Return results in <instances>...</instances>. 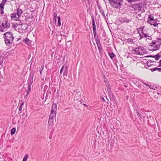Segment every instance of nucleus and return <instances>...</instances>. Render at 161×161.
I'll list each match as a JSON object with an SVG mask.
<instances>
[{
    "instance_id": "1",
    "label": "nucleus",
    "mask_w": 161,
    "mask_h": 161,
    "mask_svg": "<svg viewBox=\"0 0 161 161\" xmlns=\"http://www.w3.org/2000/svg\"><path fill=\"white\" fill-rule=\"evenodd\" d=\"M161 45V38H157L155 40L153 41L149 44L150 47L152 48L151 50L152 51L159 50Z\"/></svg>"
},
{
    "instance_id": "2",
    "label": "nucleus",
    "mask_w": 161,
    "mask_h": 161,
    "mask_svg": "<svg viewBox=\"0 0 161 161\" xmlns=\"http://www.w3.org/2000/svg\"><path fill=\"white\" fill-rule=\"evenodd\" d=\"M23 13V10L20 7L17 9L16 12H14L11 14L10 16L12 19L14 20H19V19Z\"/></svg>"
},
{
    "instance_id": "3",
    "label": "nucleus",
    "mask_w": 161,
    "mask_h": 161,
    "mask_svg": "<svg viewBox=\"0 0 161 161\" xmlns=\"http://www.w3.org/2000/svg\"><path fill=\"white\" fill-rule=\"evenodd\" d=\"M110 5L113 8H120L122 6L123 0H108Z\"/></svg>"
},
{
    "instance_id": "4",
    "label": "nucleus",
    "mask_w": 161,
    "mask_h": 161,
    "mask_svg": "<svg viewBox=\"0 0 161 161\" xmlns=\"http://www.w3.org/2000/svg\"><path fill=\"white\" fill-rule=\"evenodd\" d=\"M4 37L5 42L7 45L11 43L13 41V34L11 32L5 33L4 34Z\"/></svg>"
},
{
    "instance_id": "5",
    "label": "nucleus",
    "mask_w": 161,
    "mask_h": 161,
    "mask_svg": "<svg viewBox=\"0 0 161 161\" xmlns=\"http://www.w3.org/2000/svg\"><path fill=\"white\" fill-rule=\"evenodd\" d=\"M134 51L136 55H142L145 53L146 51L144 47L139 46L135 48Z\"/></svg>"
},
{
    "instance_id": "6",
    "label": "nucleus",
    "mask_w": 161,
    "mask_h": 161,
    "mask_svg": "<svg viewBox=\"0 0 161 161\" xmlns=\"http://www.w3.org/2000/svg\"><path fill=\"white\" fill-rule=\"evenodd\" d=\"M10 26V23L7 21H5V22H2L0 25V31L3 32L5 31Z\"/></svg>"
},
{
    "instance_id": "7",
    "label": "nucleus",
    "mask_w": 161,
    "mask_h": 161,
    "mask_svg": "<svg viewBox=\"0 0 161 161\" xmlns=\"http://www.w3.org/2000/svg\"><path fill=\"white\" fill-rule=\"evenodd\" d=\"M140 29L141 30V33H139V36L140 37L139 39L140 40H141L142 38H143V37H148V38H147L146 39V41H147V40H152V38L151 36H149V35L147 34L146 33H145L143 32V27H142L141 28H140Z\"/></svg>"
},
{
    "instance_id": "8",
    "label": "nucleus",
    "mask_w": 161,
    "mask_h": 161,
    "mask_svg": "<svg viewBox=\"0 0 161 161\" xmlns=\"http://www.w3.org/2000/svg\"><path fill=\"white\" fill-rule=\"evenodd\" d=\"M140 29L141 30V33H139V36L140 37L139 39L140 40H141L142 38H143V37H148V38H147L146 39V41H147V40H152V38L151 36H149V35L147 34L146 33H145L143 32V27H142L141 28H140Z\"/></svg>"
},
{
    "instance_id": "9",
    "label": "nucleus",
    "mask_w": 161,
    "mask_h": 161,
    "mask_svg": "<svg viewBox=\"0 0 161 161\" xmlns=\"http://www.w3.org/2000/svg\"><path fill=\"white\" fill-rule=\"evenodd\" d=\"M92 25L93 26V33L94 36V39H96V38H98V37L96 36V25L95 23V22L94 20V18L93 16L92 17Z\"/></svg>"
},
{
    "instance_id": "10",
    "label": "nucleus",
    "mask_w": 161,
    "mask_h": 161,
    "mask_svg": "<svg viewBox=\"0 0 161 161\" xmlns=\"http://www.w3.org/2000/svg\"><path fill=\"white\" fill-rule=\"evenodd\" d=\"M131 7L134 9L136 10L139 11L141 10L140 3H138L133 4L132 5Z\"/></svg>"
},
{
    "instance_id": "11",
    "label": "nucleus",
    "mask_w": 161,
    "mask_h": 161,
    "mask_svg": "<svg viewBox=\"0 0 161 161\" xmlns=\"http://www.w3.org/2000/svg\"><path fill=\"white\" fill-rule=\"evenodd\" d=\"M57 105L56 103H53L51 110V114H53L55 116L56 115L55 112L57 110Z\"/></svg>"
},
{
    "instance_id": "12",
    "label": "nucleus",
    "mask_w": 161,
    "mask_h": 161,
    "mask_svg": "<svg viewBox=\"0 0 161 161\" xmlns=\"http://www.w3.org/2000/svg\"><path fill=\"white\" fill-rule=\"evenodd\" d=\"M15 29L16 31L20 33L23 32V31L22 30L20 24L16 25L14 26Z\"/></svg>"
},
{
    "instance_id": "13",
    "label": "nucleus",
    "mask_w": 161,
    "mask_h": 161,
    "mask_svg": "<svg viewBox=\"0 0 161 161\" xmlns=\"http://www.w3.org/2000/svg\"><path fill=\"white\" fill-rule=\"evenodd\" d=\"M95 39L96 41V43L97 45L99 51H100V50H102V47L100 44V39L98 37L96 38Z\"/></svg>"
},
{
    "instance_id": "14",
    "label": "nucleus",
    "mask_w": 161,
    "mask_h": 161,
    "mask_svg": "<svg viewBox=\"0 0 161 161\" xmlns=\"http://www.w3.org/2000/svg\"><path fill=\"white\" fill-rule=\"evenodd\" d=\"M131 21V19H128L126 17H124L121 18L120 19V22L121 23H124V22L128 23Z\"/></svg>"
},
{
    "instance_id": "15",
    "label": "nucleus",
    "mask_w": 161,
    "mask_h": 161,
    "mask_svg": "<svg viewBox=\"0 0 161 161\" xmlns=\"http://www.w3.org/2000/svg\"><path fill=\"white\" fill-rule=\"evenodd\" d=\"M21 28L23 31L27 29L28 27V25L27 24H20Z\"/></svg>"
},
{
    "instance_id": "16",
    "label": "nucleus",
    "mask_w": 161,
    "mask_h": 161,
    "mask_svg": "<svg viewBox=\"0 0 161 161\" xmlns=\"http://www.w3.org/2000/svg\"><path fill=\"white\" fill-rule=\"evenodd\" d=\"M33 81H28L27 85H28V89L27 90L28 92H30L31 91V86L32 84Z\"/></svg>"
},
{
    "instance_id": "17",
    "label": "nucleus",
    "mask_w": 161,
    "mask_h": 161,
    "mask_svg": "<svg viewBox=\"0 0 161 161\" xmlns=\"http://www.w3.org/2000/svg\"><path fill=\"white\" fill-rule=\"evenodd\" d=\"M7 2L6 0H3L1 3L0 4V8H4V6L5 3Z\"/></svg>"
},
{
    "instance_id": "18",
    "label": "nucleus",
    "mask_w": 161,
    "mask_h": 161,
    "mask_svg": "<svg viewBox=\"0 0 161 161\" xmlns=\"http://www.w3.org/2000/svg\"><path fill=\"white\" fill-rule=\"evenodd\" d=\"M159 87V86H157L156 85H154L153 84H151L149 86V87L151 89L155 90Z\"/></svg>"
},
{
    "instance_id": "19",
    "label": "nucleus",
    "mask_w": 161,
    "mask_h": 161,
    "mask_svg": "<svg viewBox=\"0 0 161 161\" xmlns=\"http://www.w3.org/2000/svg\"><path fill=\"white\" fill-rule=\"evenodd\" d=\"M136 113L137 114V115L139 117L140 120H141L142 119L143 117L142 114H141L137 110H136Z\"/></svg>"
},
{
    "instance_id": "20",
    "label": "nucleus",
    "mask_w": 161,
    "mask_h": 161,
    "mask_svg": "<svg viewBox=\"0 0 161 161\" xmlns=\"http://www.w3.org/2000/svg\"><path fill=\"white\" fill-rule=\"evenodd\" d=\"M153 22L152 23V22H150V21L149 20H148L147 21V22L148 23H149L151 25H153V26H157V25H158V23H157L156 22H154V21H153Z\"/></svg>"
},
{
    "instance_id": "21",
    "label": "nucleus",
    "mask_w": 161,
    "mask_h": 161,
    "mask_svg": "<svg viewBox=\"0 0 161 161\" xmlns=\"http://www.w3.org/2000/svg\"><path fill=\"white\" fill-rule=\"evenodd\" d=\"M148 18L149 19V20L150 21V22H151L152 21H155V20L154 19L153 16V15H152V14L149 15H148Z\"/></svg>"
},
{
    "instance_id": "22",
    "label": "nucleus",
    "mask_w": 161,
    "mask_h": 161,
    "mask_svg": "<svg viewBox=\"0 0 161 161\" xmlns=\"http://www.w3.org/2000/svg\"><path fill=\"white\" fill-rule=\"evenodd\" d=\"M23 41L27 45H30L31 43V41L28 38L24 39Z\"/></svg>"
},
{
    "instance_id": "23",
    "label": "nucleus",
    "mask_w": 161,
    "mask_h": 161,
    "mask_svg": "<svg viewBox=\"0 0 161 161\" xmlns=\"http://www.w3.org/2000/svg\"><path fill=\"white\" fill-rule=\"evenodd\" d=\"M98 8L99 10L100 13L103 17H105L104 12L103 9L100 7H98Z\"/></svg>"
},
{
    "instance_id": "24",
    "label": "nucleus",
    "mask_w": 161,
    "mask_h": 161,
    "mask_svg": "<svg viewBox=\"0 0 161 161\" xmlns=\"http://www.w3.org/2000/svg\"><path fill=\"white\" fill-rule=\"evenodd\" d=\"M150 70L152 72L156 70H158L159 72H160L161 71V68H154L150 69Z\"/></svg>"
},
{
    "instance_id": "25",
    "label": "nucleus",
    "mask_w": 161,
    "mask_h": 161,
    "mask_svg": "<svg viewBox=\"0 0 161 161\" xmlns=\"http://www.w3.org/2000/svg\"><path fill=\"white\" fill-rule=\"evenodd\" d=\"M16 131V129L15 127L13 128L11 130V135H14Z\"/></svg>"
},
{
    "instance_id": "26",
    "label": "nucleus",
    "mask_w": 161,
    "mask_h": 161,
    "mask_svg": "<svg viewBox=\"0 0 161 161\" xmlns=\"http://www.w3.org/2000/svg\"><path fill=\"white\" fill-rule=\"evenodd\" d=\"M160 56L159 54H157L156 55L154 56V58H155L156 60H158L159 59Z\"/></svg>"
},
{
    "instance_id": "27",
    "label": "nucleus",
    "mask_w": 161,
    "mask_h": 161,
    "mask_svg": "<svg viewBox=\"0 0 161 161\" xmlns=\"http://www.w3.org/2000/svg\"><path fill=\"white\" fill-rule=\"evenodd\" d=\"M129 3H131L132 2H136V1H140L141 0H125Z\"/></svg>"
},
{
    "instance_id": "28",
    "label": "nucleus",
    "mask_w": 161,
    "mask_h": 161,
    "mask_svg": "<svg viewBox=\"0 0 161 161\" xmlns=\"http://www.w3.org/2000/svg\"><path fill=\"white\" fill-rule=\"evenodd\" d=\"M108 54L111 59H112L115 56V54L113 53H109Z\"/></svg>"
},
{
    "instance_id": "29",
    "label": "nucleus",
    "mask_w": 161,
    "mask_h": 161,
    "mask_svg": "<svg viewBox=\"0 0 161 161\" xmlns=\"http://www.w3.org/2000/svg\"><path fill=\"white\" fill-rule=\"evenodd\" d=\"M24 102H22V103L19 105L18 109L19 111L21 110L22 108V106L24 105Z\"/></svg>"
},
{
    "instance_id": "30",
    "label": "nucleus",
    "mask_w": 161,
    "mask_h": 161,
    "mask_svg": "<svg viewBox=\"0 0 161 161\" xmlns=\"http://www.w3.org/2000/svg\"><path fill=\"white\" fill-rule=\"evenodd\" d=\"M33 80V75L32 74H30L29 78V80Z\"/></svg>"
},
{
    "instance_id": "31",
    "label": "nucleus",
    "mask_w": 161,
    "mask_h": 161,
    "mask_svg": "<svg viewBox=\"0 0 161 161\" xmlns=\"http://www.w3.org/2000/svg\"><path fill=\"white\" fill-rule=\"evenodd\" d=\"M28 157V155L27 154H25L23 159L22 161H26Z\"/></svg>"
},
{
    "instance_id": "32",
    "label": "nucleus",
    "mask_w": 161,
    "mask_h": 161,
    "mask_svg": "<svg viewBox=\"0 0 161 161\" xmlns=\"http://www.w3.org/2000/svg\"><path fill=\"white\" fill-rule=\"evenodd\" d=\"M57 16V14L56 12H54L53 14V19L55 21V22L56 21V17Z\"/></svg>"
},
{
    "instance_id": "33",
    "label": "nucleus",
    "mask_w": 161,
    "mask_h": 161,
    "mask_svg": "<svg viewBox=\"0 0 161 161\" xmlns=\"http://www.w3.org/2000/svg\"><path fill=\"white\" fill-rule=\"evenodd\" d=\"M151 61H147V62L146 63V64L147 66L148 67H150L151 66V65H152V64H151Z\"/></svg>"
},
{
    "instance_id": "34",
    "label": "nucleus",
    "mask_w": 161,
    "mask_h": 161,
    "mask_svg": "<svg viewBox=\"0 0 161 161\" xmlns=\"http://www.w3.org/2000/svg\"><path fill=\"white\" fill-rule=\"evenodd\" d=\"M58 25L59 26H60L61 25V22H60V17L59 16L58 17Z\"/></svg>"
},
{
    "instance_id": "35",
    "label": "nucleus",
    "mask_w": 161,
    "mask_h": 161,
    "mask_svg": "<svg viewBox=\"0 0 161 161\" xmlns=\"http://www.w3.org/2000/svg\"><path fill=\"white\" fill-rule=\"evenodd\" d=\"M108 81H105V83L106 86L108 88H109V87H110V85L109 83L108 82Z\"/></svg>"
},
{
    "instance_id": "36",
    "label": "nucleus",
    "mask_w": 161,
    "mask_h": 161,
    "mask_svg": "<svg viewBox=\"0 0 161 161\" xmlns=\"http://www.w3.org/2000/svg\"><path fill=\"white\" fill-rule=\"evenodd\" d=\"M68 72V70L64 69V76H67V74Z\"/></svg>"
},
{
    "instance_id": "37",
    "label": "nucleus",
    "mask_w": 161,
    "mask_h": 161,
    "mask_svg": "<svg viewBox=\"0 0 161 161\" xmlns=\"http://www.w3.org/2000/svg\"><path fill=\"white\" fill-rule=\"evenodd\" d=\"M4 8H0V14H3V13H4V12H3Z\"/></svg>"
},
{
    "instance_id": "38",
    "label": "nucleus",
    "mask_w": 161,
    "mask_h": 161,
    "mask_svg": "<svg viewBox=\"0 0 161 161\" xmlns=\"http://www.w3.org/2000/svg\"><path fill=\"white\" fill-rule=\"evenodd\" d=\"M144 82V81H143V83H144L145 85L148 86L149 87V86H150L151 85L148 84V82H147V83H146V82Z\"/></svg>"
},
{
    "instance_id": "39",
    "label": "nucleus",
    "mask_w": 161,
    "mask_h": 161,
    "mask_svg": "<svg viewBox=\"0 0 161 161\" xmlns=\"http://www.w3.org/2000/svg\"><path fill=\"white\" fill-rule=\"evenodd\" d=\"M64 67V65L63 66H62V68L61 69V70H60V74H61L62 73Z\"/></svg>"
},
{
    "instance_id": "40",
    "label": "nucleus",
    "mask_w": 161,
    "mask_h": 161,
    "mask_svg": "<svg viewBox=\"0 0 161 161\" xmlns=\"http://www.w3.org/2000/svg\"><path fill=\"white\" fill-rule=\"evenodd\" d=\"M44 68V66H41V70H40V73L41 74V75L42 74V72L43 69Z\"/></svg>"
},
{
    "instance_id": "41",
    "label": "nucleus",
    "mask_w": 161,
    "mask_h": 161,
    "mask_svg": "<svg viewBox=\"0 0 161 161\" xmlns=\"http://www.w3.org/2000/svg\"><path fill=\"white\" fill-rule=\"evenodd\" d=\"M107 90L108 93L111 92V89L110 87H109V88L108 87Z\"/></svg>"
},
{
    "instance_id": "42",
    "label": "nucleus",
    "mask_w": 161,
    "mask_h": 161,
    "mask_svg": "<svg viewBox=\"0 0 161 161\" xmlns=\"http://www.w3.org/2000/svg\"><path fill=\"white\" fill-rule=\"evenodd\" d=\"M159 64L158 65V67H161V59L159 61Z\"/></svg>"
},
{
    "instance_id": "43",
    "label": "nucleus",
    "mask_w": 161,
    "mask_h": 161,
    "mask_svg": "<svg viewBox=\"0 0 161 161\" xmlns=\"http://www.w3.org/2000/svg\"><path fill=\"white\" fill-rule=\"evenodd\" d=\"M124 86H125V87H127L128 86V84H126V83H124Z\"/></svg>"
},
{
    "instance_id": "44",
    "label": "nucleus",
    "mask_w": 161,
    "mask_h": 161,
    "mask_svg": "<svg viewBox=\"0 0 161 161\" xmlns=\"http://www.w3.org/2000/svg\"><path fill=\"white\" fill-rule=\"evenodd\" d=\"M48 92H49L48 91V92H47V94H46V99H45V102H45H45H46V100L47 99V95L48 93Z\"/></svg>"
},
{
    "instance_id": "45",
    "label": "nucleus",
    "mask_w": 161,
    "mask_h": 161,
    "mask_svg": "<svg viewBox=\"0 0 161 161\" xmlns=\"http://www.w3.org/2000/svg\"><path fill=\"white\" fill-rule=\"evenodd\" d=\"M50 114L49 115V120H48V124H49V121H50Z\"/></svg>"
},
{
    "instance_id": "46",
    "label": "nucleus",
    "mask_w": 161,
    "mask_h": 161,
    "mask_svg": "<svg viewBox=\"0 0 161 161\" xmlns=\"http://www.w3.org/2000/svg\"><path fill=\"white\" fill-rule=\"evenodd\" d=\"M83 105L85 107H87V108L88 107V106L86 104L84 103H83Z\"/></svg>"
},
{
    "instance_id": "47",
    "label": "nucleus",
    "mask_w": 161,
    "mask_h": 161,
    "mask_svg": "<svg viewBox=\"0 0 161 161\" xmlns=\"http://www.w3.org/2000/svg\"><path fill=\"white\" fill-rule=\"evenodd\" d=\"M26 92H27V94L26 95L28 96L29 94V92H28V91H26Z\"/></svg>"
},
{
    "instance_id": "48",
    "label": "nucleus",
    "mask_w": 161,
    "mask_h": 161,
    "mask_svg": "<svg viewBox=\"0 0 161 161\" xmlns=\"http://www.w3.org/2000/svg\"><path fill=\"white\" fill-rule=\"evenodd\" d=\"M51 120H53V116H52V117H51Z\"/></svg>"
},
{
    "instance_id": "49",
    "label": "nucleus",
    "mask_w": 161,
    "mask_h": 161,
    "mask_svg": "<svg viewBox=\"0 0 161 161\" xmlns=\"http://www.w3.org/2000/svg\"><path fill=\"white\" fill-rule=\"evenodd\" d=\"M28 97V96L26 95L25 96V99H26V98Z\"/></svg>"
},
{
    "instance_id": "50",
    "label": "nucleus",
    "mask_w": 161,
    "mask_h": 161,
    "mask_svg": "<svg viewBox=\"0 0 161 161\" xmlns=\"http://www.w3.org/2000/svg\"><path fill=\"white\" fill-rule=\"evenodd\" d=\"M148 61H150V62L151 61V63L155 62V61H152V60H149Z\"/></svg>"
},
{
    "instance_id": "51",
    "label": "nucleus",
    "mask_w": 161,
    "mask_h": 161,
    "mask_svg": "<svg viewBox=\"0 0 161 161\" xmlns=\"http://www.w3.org/2000/svg\"><path fill=\"white\" fill-rule=\"evenodd\" d=\"M68 67H67V66H66V67H65L64 69H66V70H68Z\"/></svg>"
},
{
    "instance_id": "52",
    "label": "nucleus",
    "mask_w": 161,
    "mask_h": 161,
    "mask_svg": "<svg viewBox=\"0 0 161 161\" xmlns=\"http://www.w3.org/2000/svg\"><path fill=\"white\" fill-rule=\"evenodd\" d=\"M132 82H133L134 84H136V83H137V81H132Z\"/></svg>"
},
{
    "instance_id": "53",
    "label": "nucleus",
    "mask_w": 161,
    "mask_h": 161,
    "mask_svg": "<svg viewBox=\"0 0 161 161\" xmlns=\"http://www.w3.org/2000/svg\"><path fill=\"white\" fill-rule=\"evenodd\" d=\"M148 57H152V58H154V56H153V55H151V56H149Z\"/></svg>"
},
{
    "instance_id": "54",
    "label": "nucleus",
    "mask_w": 161,
    "mask_h": 161,
    "mask_svg": "<svg viewBox=\"0 0 161 161\" xmlns=\"http://www.w3.org/2000/svg\"><path fill=\"white\" fill-rule=\"evenodd\" d=\"M102 99L103 100H104V98L103 97V98H102Z\"/></svg>"
},
{
    "instance_id": "55",
    "label": "nucleus",
    "mask_w": 161,
    "mask_h": 161,
    "mask_svg": "<svg viewBox=\"0 0 161 161\" xmlns=\"http://www.w3.org/2000/svg\"><path fill=\"white\" fill-rule=\"evenodd\" d=\"M134 79H135V80H137V78H136V77H135V78H134Z\"/></svg>"
},
{
    "instance_id": "56",
    "label": "nucleus",
    "mask_w": 161,
    "mask_h": 161,
    "mask_svg": "<svg viewBox=\"0 0 161 161\" xmlns=\"http://www.w3.org/2000/svg\"><path fill=\"white\" fill-rule=\"evenodd\" d=\"M49 104V103H47V105H48Z\"/></svg>"
},
{
    "instance_id": "57",
    "label": "nucleus",
    "mask_w": 161,
    "mask_h": 161,
    "mask_svg": "<svg viewBox=\"0 0 161 161\" xmlns=\"http://www.w3.org/2000/svg\"><path fill=\"white\" fill-rule=\"evenodd\" d=\"M50 82H49V85H50Z\"/></svg>"
},
{
    "instance_id": "58",
    "label": "nucleus",
    "mask_w": 161,
    "mask_h": 161,
    "mask_svg": "<svg viewBox=\"0 0 161 161\" xmlns=\"http://www.w3.org/2000/svg\"><path fill=\"white\" fill-rule=\"evenodd\" d=\"M49 139H50V136H49Z\"/></svg>"
},
{
    "instance_id": "59",
    "label": "nucleus",
    "mask_w": 161,
    "mask_h": 161,
    "mask_svg": "<svg viewBox=\"0 0 161 161\" xmlns=\"http://www.w3.org/2000/svg\"><path fill=\"white\" fill-rule=\"evenodd\" d=\"M129 85H130V82H129Z\"/></svg>"
},
{
    "instance_id": "60",
    "label": "nucleus",
    "mask_w": 161,
    "mask_h": 161,
    "mask_svg": "<svg viewBox=\"0 0 161 161\" xmlns=\"http://www.w3.org/2000/svg\"><path fill=\"white\" fill-rule=\"evenodd\" d=\"M160 89H161V87H160Z\"/></svg>"
}]
</instances>
